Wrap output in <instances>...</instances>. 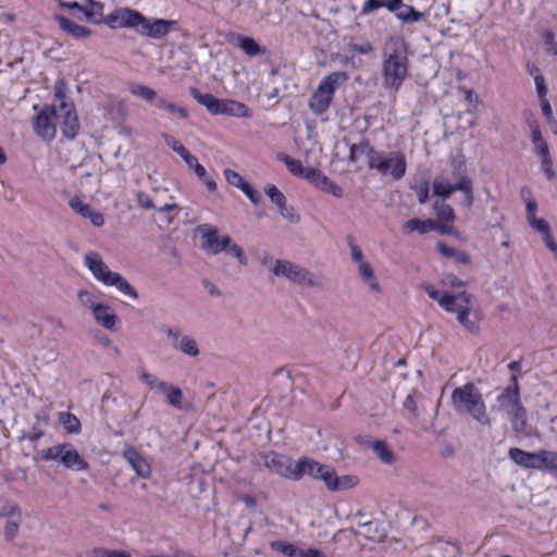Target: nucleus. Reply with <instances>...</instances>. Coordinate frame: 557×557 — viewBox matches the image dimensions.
<instances>
[{
	"mask_svg": "<svg viewBox=\"0 0 557 557\" xmlns=\"http://www.w3.org/2000/svg\"><path fill=\"white\" fill-rule=\"evenodd\" d=\"M85 18L94 24H106L111 29L127 28L154 40L164 38L178 22L165 18H148L141 12L127 7L117 8L103 15V4L86 8Z\"/></svg>",
	"mask_w": 557,
	"mask_h": 557,
	"instance_id": "f257e3e1",
	"label": "nucleus"
},
{
	"mask_svg": "<svg viewBox=\"0 0 557 557\" xmlns=\"http://www.w3.org/2000/svg\"><path fill=\"white\" fill-rule=\"evenodd\" d=\"M407 44L399 36L389 37L383 49V86L397 92L408 76Z\"/></svg>",
	"mask_w": 557,
	"mask_h": 557,
	"instance_id": "f03ea898",
	"label": "nucleus"
},
{
	"mask_svg": "<svg viewBox=\"0 0 557 557\" xmlns=\"http://www.w3.org/2000/svg\"><path fill=\"white\" fill-rule=\"evenodd\" d=\"M357 150L367 154L369 169L376 170L382 174H387L389 172L395 181H399L405 176L407 162L405 154L401 151H392L387 157H384L370 145L368 139H362L359 144L350 146L348 156V160L350 162H356L358 160Z\"/></svg>",
	"mask_w": 557,
	"mask_h": 557,
	"instance_id": "7ed1b4c3",
	"label": "nucleus"
},
{
	"mask_svg": "<svg viewBox=\"0 0 557 557\" xmlns=\"http://www.w3.org/2000/svg\"><path fill=\"white\" fill-rule=\"evenodd\" d=\"M450 400L458 414L468 416L483 426L492 425L483 395L473 382L456 387L451 392Z\"/></svg>",
	"mask_w": 557,
	"mask_h": 557,
	"instance_id": "20e7f679",
	"label": "nucleus"
},
{
	"mask_svg": "<svg viewBox=\"0 0 557 557\" xmlns=\"http://www.w3.org/2000/svg\"><path fill=\"white\" fill-rule=\"evenodd\" d=\"M496 401L497 405L492 410L504 411L515 433H525L528 411L521 401L520 385L516 376L510 377V384L502 391Z\"/></svg>",
	"mask_w": 557,
	"mask_h": 557,
	"instance_id": "39448f33",
	"label": "nucleus"
},
{
	"mask_svg": "<svg viewBox=\"0 0 557 557\" xmlns=\"http://www.w3.org/2000/svg\"><path fill=\"white\" fill-rule=\"evenodd\" d=\"M85 264L92 275L106 286H114L123 295L132 299L138 298L137 290L127 280L117 272H112L98 252H88L85 256Z\"/></svg>",
	"mask_w": 557,
	"mask_h": 557,
	"instance_id": "423d86ee",
	"label": "nucleus"
},
{
	"mask_svg": "<svg viewBox=\"0 0 557 557\" xmlns=\"http://www.w3.org/2000/svg\"><path fill=\"white\" fill-rule=\"evenodd\" d=\"M67 85L60 78L54 84V100L58 102V111L61 119L60 129L67 139H75L79 132L78 116L73 101L66 97Z\"/></svg>",
	"mask_w": 557,
	"mask_h": 557,
	"instance_id": "0eeeda50",
	"label": "nucleus"
},
{
	"mask_svg": "<svg viewBox=\"0 0 557 557\" xmlns=\"http://www.w3.org/2000/svg\"><path fill=\"white\" fill-rule=\"evenodd\" d=\"M33 460L35 462L58 460L65 469L72 471H87L89 469L88 462L71 443L57 444L42 449L33 456Z\"/></svg>",
	"mask_w": 557,
	"mask_h": 557,
	"instance_id": "6e6552de",
	"label": "nucleus"
},
{
	"mask_svg": "<svg viewBox=\"0 0 557 557\" xmlns=\"http://www.w3.org/2000/svg\"><path fill=\"white\" fill-rule=\"evenodd\" d=\"M381 8H386L395 13L396 17L404 24H412L424 18L423 12L417 11L412 5L404 3L403 0H366L360 15H368Z\"/></svg>",
	"mask_w": 557,
	"mask_h": 557,
	"instance_id": "1a4fd4ad",
	"label": "nucleus"
},
{
	"mask_svg": "<svg viewBox=\"0 0 557 557\" xmlns=\"http://www.w3.org/2000/svg\"><path fill=\"white\" fill-rule=\"evenodd\" d=\"M476 299L473 294L466 290L457 293L454 310L450 313H457V321L471 334L480 332L479 322L481 320V311L474 309Z\"/></svg>",
	"mask_w": 557,
	"mask_h": 557,
	"instance_id": "9d476101",
	"label": "nucleus"
},
{
	"mask_svg": "<svg viewBox=\"0 0 557 557\" xmlns=\"http://www.w3.org/2000/svg\"><path fill=\"white\" fill-rule=\"evenodd\" d=\"M272 272L275 276H282L299 285H315L312 273L306 268L287 260H276Z\"/></svg>",
	"mask_w": 557,
	"mask_h": 557,
	"instance_id": "9b49d317",
	"label": "nucleus"
},
{
	"mask_svg": "<svg viewBox=\"0 0 557 557\" xmlns=\"http://www.w3.org/2000/svg\"><path fill=\"white\" fill-rule=\"evenodd\" d=\"M330 466L320 463L319 461L309 458L300 457L293 466L292 481H300L305 476H309L312 480L323 481L325 474H327Z\"/></svg>",
	"mask_w": 557,
	"mask_h": 557,
	"instance_id": "f8f14e48",
	"label": "nucleus"
},
{
	"mask_svg": "<svg viewBox=\"0 0 557 557\" xmlns=\"http://www.w3.org/2000/svg\"><path fill=\"white\" fill-rule=\"evenodd\" d=\"M52 119H59L58 103L52 106H46L35 116L34 129L40 137H42L46 140H52L57 134V127L52 122Z\"/></svg>",
	"mask_w": 557,
	"mask_h": 557,
	"instance_id": "ddd939ff",
	"label": "nucleus"
},
{
	"mask_svg": "<svg viewBox=\"0 0 557 557\" xmlns=\"http://www.w3.org/2000/svg\"><path fill=\"white\" fill-rule=\"evenodd\" d=\"M263 465L277 475L292 480L294 461L284 455L269 451L261 456Z\"/></svg>",
	"mask_w": 557,
	"mask_h": 557,
	"instance_id": "4468645a",
	"label": "nucleus"
},
{
	"mask_svg": "<svg viewBox=\"0 0 557 557\" xmlns=\"http://www.w3.org/2000/svg\"><path fill=\"white\" fill-rule=\"evenodd\" d=\"M264 193L270 198L271 202L277 207L280 215L290 223H298L300 221V216L295 213L293 207L287 206L285 195L275 185L268 184L264 188Z\"/></svg>",
	"mask_w": 557,
	"mask_h": 557,
	"instance_id": "2eb2a0df",
	"label": "nucleus"
},
{
	"mask_svg": "<svg viewBox=\"0 0 557 557\" xmlns=\"http://www.w3.org/2000/svg\"><path fill=\"white\" fill-rule=\"evenodd\" d=\"M325 487L330 492L346 491L355 487L359 483V479L356 475L345 474L337 475L336 471L330 466L327 474L323 480Z\"/></svg>",
	"mask_w": 557,
	"mask_h": 557,
	"instance_id": "dca6fc26",
	"label": "nucleus"
},
{
	"mask_svg": "<svg viewBox=\"0 0 557 557\" xmlns=\"http://www.w3.org/2000/svg\"><path fill=\"white\" fill-rule=\"evenodd\" d=\"M307 181L314 187L329 193L336 198H342L344 196L343 188L318 169L308 172Z\"/></svg>",
	"mask_w": 557,
	"mask_h": 557,
	"instance_id": "f3484780",
	"label": "nucleus"
},
{
	"mask_svg": "<svg viewBox=\"0 0 557 557\" xmlns=\"http://www.w3.org/2000/svg\"><path fill=\"white\" fill-rule=\"evenodd\" d=\"M202 239L205 240L202 248L212 255L226 251L232 243V238L228 235L220 236L216 228H207V231L202 233Z\"/></svg>",
	"mask_w": 557,
	"mask_h": 557,
	"instance_id": "a211bd4d",
	"label": "nucleus"
},
{
	"mask_svg": "<svg viewBox=\"0 0 557 557\" xmlns=\"http://www.w3.org/2000/svg\"><path fill=\"white\" fill-rule=\"evenodd\" d=\"M123 457L133 468L136 474L143 479H148L151 475V466L146 458L132 446L123 451Z\"/></svg>",
	"mask_w": 557,
	"mask_h": 557,
	"instance_id": "6ab92c4d",
	"label": "nucleus"
},
{
	"mask_svg": "<svg viewBox=\"0 0 557 557\" xmlns=\"http://www.w3.org/2000/svg\"><path fill=\"white\" fill-rule=\"evenodd\" d=\"M90 309L98 324L110 331L115 330L119 318L110 306L104 304H91Z\"/></svg>",
	"mask_w": 557,
	"mask_h": 557,
	"instance_id": "aec40b11",
	"label": "nucleus"
},
{
	"mask_svg": "<svg viewBox=\"0 0 557 557\" xmlns=\"http://www.w3.org/2000/svg\"><path fill=\"white\" fill-rule=\"evenodd\" d=\"M230 42L240 48L248 57H257L268 52L267 48L260 46L255 38L242 34H233Z\"/></svg>",
	"mask_w": 557,
	"mask_h": 557,
	"instance_id": "412c9836",
	"label": "nucleus"
},
{
	"mask_svg": "<svg viewBox=\"0 0 557 557\" xmlns=\"http://www.w3.org/2000/svg\"><path fill=\"white\" fill-rule=\"evenodd\" d=\"M349 76L345 71L332 72L321 79L318 85L319 92L330 95L334 98L336 89L348 81Z\"/></svg>",
	"mask_w": 557,
	"mask_h": 557,
	"instance_id": "4be33fe9",
	"label": "nucleus"
},
{
	"mask_svg": "<svg viewBox=\"0 0 557 557\" xmlns=\"http://www.w3.org/2000/svg\"><path fill=\"white\" fill-rule=\"evenodd\" d=\"M457 190L469 191L467 182H461L460 178L457 183L449 184L443 176L436 177L433 182V194L443 199L450 197L451 194Z\"/></svg>",
	"mask_w": 557,
	"mask_h": 557,
	"instance_id": "5701e85b",
	"label": "nucleus"
},
{
	"mask_svg": "<svg viewBox=\"0 0 557 557\" xmlns=\"http://www.w3.org/2000/svg\"><path fill=\"white\" fill-rule=\"evenodd\" d=\"M360 527L363 529L362 532L351 529V533H354L355 535H363L368 540L375 543L384 542L385 539L387 537V530L384 528L382 523L366 521L361 522Z\"/></svg>",
	"mask_w": 557,
	"mask_h": 557,
	"instance_id": "b1692460",
	"label": "nucleus"
},
{
	"mask_svg": "<svg viewBox=\"0 0 557 557\" xmlns=\"http://www.w3.org/2000/svg\"><path fill=\"white\" fill-rule=\"evenodd\" d=\"M508 456L516 465L524 469L537 470L539 451L530 453L518 447H512L509 449Z\"/></svg>",
	"mask_w": 557,
	"mask_h": 557,
	"instance_id": "393cba45",
	"label": "nucleus"
},
{
	"mask_svg": "<svg viewBox=\"0 0 557 557\" xmlns=\"http://www.w3.org/2000/svg\"><path fill=\"white\" fill-rule=\"evenodd\" d=\"M54 18L63 32L76 39L88 38L92 34L88 27L78 25L63 15L57 14Z\"/></svg>",
	"mask_w": 557,
	"mask_h": 557,
	"instance_id": "a878e982",
	"label": "nucleus"
},
{
	"mask_svg": "<svg viewBox=\"0 0 557 557\" xmlns=\"http://www.w3.org/2000/svg\"><path fill=\"white\" fill-rule=\"evenodd\" d=\"M190 96L201 106L206 107V109L213 115L220 114L221 100L214 97L212 94H202L196 87L189 88Z\"/></svg>",
	"mask_w": 557,
	"mask_h": 557,
	"instance_id": "bb28decb",
	"label": "nucleus"
},
{
	"mask_svg": "<svg viewBox=\"0 0 557 557\" xmlns=\"http://www.w3.org/2000/svg\"><path fill=\"white\" fill-rule=\"evenodd\" d=\"M424 292L428 294V296L432 299L438 302V305L445 310V311H453L455 300H457V294H451L448 292H444L443 294L435 289L432 285L425 284L423 286Z\"/></svg>",
	"mask_w": 557,
	"mask_h": 557,
	"instance_id": "cd10ccee",
	"label": "nucleus"
},
{
	"mask_svg": "<svg viewBox=\"0 0 557 557\" xmlns=\"http://www.w3.org/2000/svg\"><path fill=\"white\" fill-rule=\"evenodd\" d=\"M220 110L222 115L238 117H250L252 115L250 109L245 103L232 99H222Z\"/></svg>",
	"mask_w": 557,
	"mask_h": 557,
	"instance_id": "c85d7f7f",
	"label": "nucleus"
},
{
	"mask_svg": "<svg viewBox=\"0 0 557 557\" xmlns=\"http://www.w3.org/2000/svg\"><path fill=\"white\" fill-rule=\"evenodd\" d=\"M276 159L283 162L294 176L305 178L306 181L308 172L315 170L314 168H304L299 160L294 159L284 152H278L276 154Z\"/></svg>",
	"mask_w": 557,
	"mask_h": 557,
	"instance_id": "c756f323",
	"label": "nucleus"
},
{
	"mask_svg": "<svg viewBox=\"0 0 557 557\" xmlns=\"http://www.w3.org/2000/svg\"><path fill=\"white\" fill-rule=\"evenodd\" d=\"M332 101L333 97L319 92V89L317 88L310 98L309 109L314 115H322L329 110Z\"/></svg>",
	"mask_w": 557,
	"mask_h": 557,
	"instance_id": "7c9ffc66",
	"label": "nucleus"
},
{
	"mask_svg": "<svg viewBox=\"0 0 557 557\" xmlns=\"http://www.w3.org/2000/svg\"><path fill=\"white\" fill-rule=\"evenodd\" d=\"M436 249L446 258H454L457 263L469 264L471 258L468 252L447 246L444 242H437Z\"/></svg>",
	"mask_w": 557,
	"mask_h": 557,
	"instance_id": "2f4dec72",
	"label": "nucleus"
},
{
	"mask_svg": "<svg viewBox=\"0 0 557 557\" xmlns=\"http://www.w3.org/2000/svg\"><path fill=\"white\" fill-rule=\"evenodd\" d=\"M185 163L195 171L197 177L203 182L208 190H216V183L213 177L208 176L207 170L198 162V159L193 156V161L186 160Z\"/></svg>",
	"mask_w": 557,
	"mask_h": 557,
	"instance_id": "473e14b6",
	"label": "nucleus"
},
{
	"mask_svg": "<svg viewBox=\"0 0 557 557\" xmlns=\"http://www.w3.org/2000/svg\"><path fill=\"white\" fill-rule=\"evenodd\" d=\"M537 470L557 474V453L542 449L539 451Z\"/></svg>",
	"mask_w": 557,
	"mask_h": 557,
	"instance_id": "72a5a7b5",
	"label": "nucleus"
},
{
	"mask_svg": "<svg viewBox=\"0 0 557 557\" xmlns=\"http://www.w3.org/2000/svg\"><path fill=\"white\" fill-rule=\"evenodd\" d=\"M156 107L160 110L168 112L169 114H176L182 120H187L189 117L188 110L184 107H181L174 102H171L165 97H158L156 100Z\"/></svg>",
	"mask_w": 557,
	"mask_h": 557,
	"instance_id": "f704fd0d",
	"label": "nucleus"
},
{
	"mask_svg": "<svg viewBox=\"0 0 557 557\" xmlns=\"http://www.w3.org/2000/svg\"><path fill=\"white\" fill-rule=\"evenodd\" d=\"M120 403L121 401L116 397H112L110 393H104L101 399V412L106 418L112 420L119 418Z\"/></svg>",
	"mask_w": 557,
	"mask_h": 557,
	"instance_id": "c9c22d12",
	"label": "nucleus"
},
{
	"mask_svg": "<svg viewBox=\"0 0 557 557\" xmlns=\"http://www.w3.org/2000/svg\"><path fill=\"white\" fill-rule=\"evenodd\" d=\"M431 231H433L432 219L420 220V219L413 218V219L408 220L403 225V232L406 234H410L412 232H418L419 234L423 235Z\"/></svg>",
	"mask_w": 557,
	"mask_h": 557,
	"instance_id": "e433bc0d",
	"label": "nucleus"
},
{
	"mask_svg": "<svg viewBox=\"0 0 557 557\" xmlns=\"http://www.w3.org/2000/svg\"><path fill=\"white\" fill-rule=\"evenodd\" d=\"M359 274L363 282L369 285L371 290L375 293L381 292V286L374 275L373 268L369 262L364 261L359 264Z\"/></svg>",
	"mask_w": 557,
	"mask_h": 557,
	"instance_id": "4c0bfd02",
	"label": "nucleus"
},
{
	"mask_svg": "<svg viewBox=\"0 0 557 557\" xmlns=\"http://www.w3.org/2000/svg\"><path fill=\"white\" fill-rule=\"evenodd\" d=\"M161 137L163 138L166 146L170 147L173 151H175L184 161H193V154L175 137L168 133H162Z\"/></svg>",
	"mask_w": 557,
	"mask_h": 557,
	"instance_id": "58836bf2",
	"label": "nucleus"
},
{
	"mask_svg": "<svg viewBox=\"0 0 557 557\" xmlns=\"http://www.w3.org/2000/svg\"><path fill=\"white\" fill-rule=\"evenodd\" d=\"M371 446L383 463L391 465L395 461L394 453L388 448L387 444L384 441H373L371 443Z\"/></svg>",
	"mask_w": 557,
	"mask_h": 557,
	"instance_id": "ea45409f",
	"label": "nucleus"
},
{
	"mask_svg": "<svg viewBox=\"0 0 557 557\" xmlns=\"http://www.w3.org/2000/svg\"><path fill=\"white\" fill-rule=\"evenodd\" d=\"M59 422L70 434H76L81 431L82 424L79 419L71 412H60Z\"/></svg>",
	"mask_w": 557,
	"mask_h": 557,
	"instance_id": "a19ab883",
	"label": "nucleus"
},
{
	"mask_svg": "<svg viewBox=\"0 0 557 557\" xmlns=\"http://www.w3.org/2000/svg\"><path fill=\"white\" fill-rule=\"evenodd\" d=\"M175 348L189 357H197L200 354L197 342L188 335H183L175 344Z\"/></svg>",
	"mask_w": 557,
	"mask_h": 557,
	"instance_id": "79ce46f5",
	"label": "nucleus"
},
{
	"mask_svg": "<svg viewBox=\"0 0 557 557\" xmlns=\"http://www.w3.org/2000/svg\"><path fill=\"white\" fill-rule=\"evenodd\" d=\"M433 209L435 210L438 219L444 222L453 223L456 219L454 209L450 205L446 203L444 200H436L433 203Z\"/></svg>",
	"mask_w": 557,
	"mask_h": 557,
	"instance_id": "37998d69",
	"label": "nucleus"
},
{
	"mask_svg": "<svg viewBox=\"0 0 557 557\" xmlns=\"http://www.w3.org/2000/svg\"><path fill=\"white\" fill-rule=\"evenodd\" d=\"M139 379L144 383L148 384L151 388H154L160 393L165 394L168 391L166 382L159 380L156 375L146 372L144 369L139 371Z\"/></svg>",
	"mask_w": 557,
	"mask_h": 557,
	"instance_id": "c03bdc74",
	"label": "nucleus"
},
{
	"mask_svg": "<svg viewBox=\"0 0 557 557\" xmlns=\"http://www.w3.org/2000/svg\"><path fill=\"white\" fill-rule=\"evenodd\" d=\"M270 545L273 550L280 552L286 557H298L300 549L295 544L285 541H273Z\"/></svg>",
	"mask_w": 557,
	"mask_h": 557,
	"instance_id": "a18cd8bd",
	"label": "nucleus"
},
{
	"mask_svg": "<svg viewBox=\"0 0 557 557\" xmlns=\"http://www.w3.org/2000/svg\"><path fill=\"white\" fill-rule=\"evenodd\" d=\"M410 188L416 191L417 197H418V202L420 205H423L428 201L429 194H430V187H429V182L426 180H421L420 182L411 184Z\"/></svg>",
	"mask_w": 557,
	"mask_h": 557,
	"instance_id": "49530a36",
	"label": "nucleus"
},
{
	"mask_svg": "<svg viewBox=\"0 0 557 557\" xmlns=\"http://www.w3.org/2000/svg\"><path fill=\"white\" fill-rule=\"evenodd\" d=\"M91 557H132L127 550L108 549L104 547H95L90 552Z\"/></svg>",
	"mask_w": 557,
	"mask_h": 557,
	"instance_id": "de8ad7c7",
	"label": "nucleus"
},
{
	"mask_svg": "<svg viewBox=\"0 0 557 557\" xmlns=\"http://www.w3.org/2000/svg\"><path fill=\"white\" fill-rule=\"evenodd\" d=\"M542 40L545 46V51L556 57L557 55V41L555 40V33L552 29H544L542 32Z\"/></svg>",
	"mask_w": 557,
	"mask_h": 557,
	"instance_id": "09e8293b",
	"label": "nucleus"
},
{
	"mask_svg": "<svg viewBox=\"0 0 557 557\" xmlns=\"http://www.w3.org/2000/svg\"><path fill=\"white\" fill-rule=\"evenodd\" d=\"M165 393H166V401L169 403V405H171L175 408H181L182 400H183L182 389L177 386H174V385L170 386L168 384V391Z\"/></svg>",
	"mask_w": 557,
	"mask_h": 557,
	"instance_id": "8fccbe9b",
	"label": "nucleus"
},
{
	"mask_svg": "<svg viewBox=\"0 0 557 557\" xmlns=\"http://www.w3.org/2000/svg\"><path fill=\"white\" fill-rule=\"evenodd\" d=\"M132 92L135 95V96H138L143 99H145L146 101H149L151 102L152 100H157V92L151 89L150 87H147L145 85H137L135 86L133 89H132Z\"/></svg>",
	"mask_w": 557,
	"mask_h": 557,
	"instance_id": "3c124183",
	"label": "nucleus"
},
{
	"mask_svg": "<svg viewBox=\"0 0 557 557\" xmlns=\"http://www.w3.org/2000/svg\"><path fill=\"white\" fill-rule=\"evenodd\" d=\"M224 175L230 185H233L239 189H242L244 185L248 183L239 173L231 169H226L224 171Z\"/></svg>",
	"mask_w": 557,
	"mask_h": 557,
	"instance_id": "603ef678",
	"label": "nucleus"
},
{
	"mask_svg": "<svg viewBox=\"0 0 557 557\" xmlns=\"http://www.w3.org/2000/svg\"><path fill=\"white\" fill-rule=\"evenodd\" d=\"M534 145V152L542 159L552 157L549 152V146L543 136L539 137V139H532Z\"/></svg>",
	"mask_w": 557,
	"mask_h": 557,
	"instance_id": "864d4df0",
	"label": "nucleus"
},
{
	"mask_svg": "<svg viewBox=\"0 0 557 557\" xmlns=\"http://www.w3.org/2000/svg\"><path fill=\"white\" fill-rule=\"evenodd\" d=\"M226 252L235 257L238 260L239 264L247 265L248 259L246 257V253L244 249L237 244L232 242L227 247Z\"/></svg>",
	"mask_w": 557,
	"mask_h": 557,
	"instance_id": "5fc2aeb1",
	"label": "nucleus"
},
{
	"mask_svg": "<svg viewBox=\"0 0 557 557\" xmlns=\"http://www.w3.org/2000/svg\"><path fill=\"white\" fill-rule=\"evenodd\" d=\"M70 207L83 218H86L91 210L90 206L83 202L78 197H74L70 200Z\"/></svg>",
	"mask_w": 557,
	"mask_h": 557,
	"instance_id": "6e6d98bb",
	"label": "nucleus"
},
{
	"mask_svg": "<svg viewBox=\"0 0 557 557\" xmlns=\"http://www.w3.org/2000/svg\"><path fill=\"white\" fill-rule=\"evenodd\" d=\"M161 331L166 335V337L171 341V345L175 348V344H177L183 336L181 327H168L163 325Z\"/></svg>",
	"mask_w": 557,
	"mask_h": 557,
	"instance_id": "4d7b16f0",
	"label": "nucleus"
},
{
	"mask_svg": "<svg viewBox=\"0 0 557 557\" xmlns=\"http://www.w3.org/2000/svg\"><path fill=\"white\" fill-rule=\"evenodd\" d=\"M346 240H347V244L349 245L350 247V250H351V259L354 262H358L359 264L362 261V258H363V253H362V250L361 248L355 244V239L352 237V235H347L346 236Z\"/></svg>",
	"mask_w": 557,
	"mask_h": 557,
	"instance_id": "13d9d810",
	"label": "nucleus"
},
{
	"mask_svg": "<svg viewBox=\"0 0 557 557\" xmlns=\"http://www.w3.org/2000/svg\"><path fill=\"white\" fill-rule=\"evenodd\" d=\"M530 225L534 231L539 232L542 237L552 232L550 225L545 219L536 218L534 221H531Z\"/></svg>",
	"mask_w": 557,
	"mask_h": 557,
	"instance_id": "bf43d9fd",
	"label": "nucleus"
},
{
	"mask_svg": "<svg viewBox=\"0 0 557 557\" xmlns=\"http://www.w3.org/2000/svg\"><path fill=\"white\" fill-rule=\"evenodd\" d=\"M442 283L449 287H465L468 285L466 281L458 278L455 274L451 273L444 274Z\"/></svg>",
	"mask_w": 557,
	"mask_h": 557,
	"instance_id": "052dcab7",
	"label": "nucleus"
},
{
	"mask_svg": "<svg viewBox=\"0 0 557 557\" xmlns=\"http://www.w3.org/2000/svg\"><path fill=\"white\" fill-rule=\"evenodd\" d=\"M16 517H17L16 521H8V523L5 525L4 536H5L7 541H12L18 532L21 516L20 517L16 516Z\"/></svg>",
	"mask_w": 557,
	"mask_h": 557,
	"instance_id": "680f3d73",
	"label": "nucleus"
},
{
	"mask_svg": "<svg viewBox=\"0 0 557 557\" xmlns=\"http://www.w3.org/2000/svg\"><path fill=\"white\" fill-rule=\"evenodd\" d=\"M542 170L548 181H554L556 178V172L553 168V159L552 157L545 158L541 160Z\"/></svg>",
	"mask_w": 557,
	"mask_h": 557,
	"instance_id": "e2e57ef3",
	"label": "nucleus"
},
{
	"mask_svg": "<svg viewBox=\"0 0 557 557\" xmlns=\"http://www.w3.org/2000/svg\"><path fill=\"white\" fill-rule=\"evenodd\" d=\"M22 516V511L18 505L16 504H5L0 508V518L2 517H15Z\"/></svg>",
	"mask_w": 557,
	"mask_h": 557,
	"instance_id": "0e129e2a",
	"label": "nucleus"
},
{
	"mask_svg": "<svg viewBox=\"0 0 557 557\" xmlns=\"http://www.w3.org/2000/svg\"><path fill=\"white\" fill-rule=\"evenodd\" d=\"M35 419H36V425H39L41 428H46L50 424V412H49V409L46 407V408H42L40 410H38L36 413H35Z\"/></svg>",
	"mask_w": 557,
	"mask_h": 557,
	"instance_id": "69168bd1",
	"label": "nucleus"
},
{
	"mask_svg": "<svg viewBox=\"0 0 557 557\" xmlns=\"http://www.w3.org/2000/svg\"><path fill=\"white\" fill-rule=\"evenodd\" d=\"M247 198L253 203L257 205L261 201L262 197L258 190H256L249 183L244 185V187L240 189Z\"/></svg>",
	"mask_w": 557,
	"mask_h": 557,
	"instance_id": "338daca9",
	"label": "nucleus"
},
{
	"mask_svg": "<svg viewBox=\"0 0 557 557\" xmlns=\"http://www.w3.org/2000/svg\"><path fill=\"white\" fill-rule=\"evenodd\" d=\"M137 203L139 207L144 209H153L156 208L153 200L151 197L145 191L137 193Z\"/></svg>",
	"mask_w": 557,
	"mask_h": 557,
	"instance_id": "774afa93",
	"label": "nucleus"
}]
</instances>
